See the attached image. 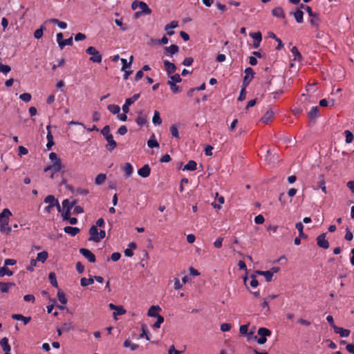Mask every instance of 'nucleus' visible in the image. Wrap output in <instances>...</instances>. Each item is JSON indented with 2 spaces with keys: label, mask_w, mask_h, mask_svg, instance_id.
Instances as JSON below:
<instances>
[{
  "label": "nucleus",
  "mask_w": 354,
  "mask_h": 354,
  "mask_svg": "<svg viewBox=\"0 0 354 354\" xmlns=\"http://www.w3.org/2000/svg\"><path fill=\"white\" fill-rule=\"evenodd\" d=\"M15 284L12 282H2L0 281V292L2 293L8 292L12 287H14Z\"/></svg>",
  "instance_id": "4468645a"
},
{
  "label": "nucleus",
  "mask_w": 354,
  "mask_h": 354,
  "mask_svg": "<svg viewBox=\"0 0 354 354\" xmlns=\"http://www.w3.org/2000/svg\"><path fill=\"white\" fill-rule=\"evenodd\" d=\"M249 324L241 325L239 328V332L241 335L250 336L253 334L252 332L248 333Z\"/></svg>",
  "instance_id": "ea45409f"
},
{
  "label": "nucleus",
  "mask_w": 354,
  "mask_h": 354,
  "mask_svg": "<svg viewBox=\"0 0 354 354\" xmlns=\"http://www.w3.org/2000/svg\"><path fill=\"white\" fill-rule=\"evenodd\" d=\"M319 113V107L315 106H313L308 113L310 120H313L317 118Z\"/></svg>",
  "instance_id": "393cba45"
},
{
  "label": "nucleus",
  "mask_w": 354,
  "mask_h": 354,
  "mask_svg": "<svg viewBox=\"0 0 354 354\" xmlns=\"http://www.w3.org/2000/svg\"><path fill=\"white\" fill-rule=\"evenodd\" d=\"M12 318L15 320L22 321L24 325L28 324L31 319L30 317H24L21 314H13Z\"/></svg>",
  "instance_id": "a211bd4d"
},
{
  "label": "nucleus",
  "mask_w": 354,
  "mask_h": 354,
  "mask_svg": "<svg viewBox=\"0 0 354 354\" xmlns=\"http://www.w3.org/2000/svg\"><path fill=\"white\" fill-rule=\"evenodd\" d=\"M178 21H172L171 23L167 24L165 27V30L167 31V35L171 36L174 34V31L171 29L175 28L178 26Z\"/></svg>",
  "instance_id": "2eb2a0df"
},
{
  "label": "nucleus",
  "mask_w": 354,
  "mask_h": 354,
  "mask_svg": "<svg viewBox=\"0 0 354 354\" xmlns=\"http://www.w3.org/2000/svg\"><path fill=\"white\" fill-rule=\"evenodd\" d=\"M137 124L140 127H142L147 124V116L142 111L138 113V115L136 120Z\"/></svg>",
  "instance_id": "9b49d317"
},
{
  "label": "nucleus",
  "mask_w": 354,
  "mask_h": 354,
  "mask_svg": "<svg viewBox=\"0 0 354 354\" xmlns=\"http://www.w3.org/2000/svg\"><path fill=\"white\" fill-rule=\"evenodd\" d=\"M123 171H124L126 176L129 177L133 171V166L130 163L127 162L123 167Z\"/></svg>",
  "instance_id": "c85d7f7f"
},
{
  "label": "nucleus",
  "mask_w": 354,
  "mask_h": 354,
  "mask_svg": "<svg viewBox=\"0 0 354 354\" xmlns=\"http://www.w3.org/2000/svg\"><path fill=\"white\" fill-rule=\"evenodd\" d=\"M147 145L149 148L158 147H159V144L158 141L156 140V136L153 134L150 139L147 141Z\"/></svg>",
  "instance_id": "f704fd0d"
},
{
  "label": "nucleus",
  "mask_w": 354,
  "mask_h": 354,
  "mask_svg": "<svg viewBox=\"0 0 354 354\" xmlns=\"http://www.w3.org/2000/svg\"><path fill=\"white\" fill-rule=\"evenodd\" d=\"M152 122L154 124L160 125L162 123V119L160 116V113L158 111H154L153 117L152 118Z\"/></svg>",
  "instance_id": "c03bdc74"
},
{
  "label": "nucleus",
  "mask_w": 354,
  "mask_h": 354,
  "mask_svg": "<svg viewBox=\"0 0 354 354\" xmlns=\"http://www.w3.org/2000/svg\"><path fill=\"white\" fill-rule=\"evenodd\" d=\"M150 173L151 169L149 165H145L138 171V174L142 178L148 177L150 175Z\"/></svg>",
  "instance_id": "f8f14e48"
},
{
  "label": "nucleus",
  "mask_w": 354,
  "mask_h": 354,
  "mask_svg": "<svg viewBox=\"0 0 354 354\" xmlns=\"http://www.w3.org/2000/svg\"><path fill=\"white\" fill-rule=\"evenodd\" d=\"M167 84L169 86L170 90L173 93H178L180 91L179 86L172 82H167Z\"/></svg>",
  "instance_id": "8fccbe9b"
},
{
  "label": "nucleus",
  "mask_w": 354,
  "mask_h": 354,
  "mask_svg": "<svg viewBox=\"0 0 354 354\" xmlns=\"http://www.w3.org/2000/svg\"><path fill=\"white\" fill-rule=\"evenodd\" d=\"M94 283V279L93 277H90L88 279L83 277L80 280V284L82 286L85 287L88 285H91Z\"/></svg>",
  "instance_id": "58836bf2"
},
{
  "label": "nucleus",
  "mask_w": 354,
  "mask_h": 354,
  "mask_svg": "<svg viewBox=\"0 0 354 354\" xmlns=\"http://www.w3.org/2000/svg\"><path fill=\"white\" fill-rule=\"evenodd\" d=\"M140 97V93L134 94L131 97L127 98L125 102L127 104L131 105Z\"/></svg>",
  "instance_id": "13d9d810"
},
{
  "label": "nucleus",
  "mask_w": 354,
  "mask_h": 354,
  "mask_svg": "<svg viewBox=\"0 0 354 354\" xmlns=\"http://www.w3.org/2000/svg\"><path fill=\"white\" fill-rule=\"evenodd\" d=\"M305 10L308 12V15L312 17L310 21L311 26L314 27H318L320 24L319 15L313 12L312 8L310 6H306Z\"/></svg>",
  "instance_id": "20e7f679"
},
{
  "label": "nucleus",
  "mask_w": 354,
  "mask_h": 354,
  "mask_svg": "<svg viewBox=\"0 0 354 354\" xmlns=\"http://www.w3.org/2000/svg\"><path fill=\"white\" fill-rule=\"evenodd\" d=\"M80 252L91 263H95L96 261L95 256L88 249L81 248Z\"/></svg>",
  "instance_id": "6e6552de"
},
{
  "label": "nucleus",
  "mask_w": 354,
  "mask_h": 354,
  "mask_svg": "<svg viewBox=\"0 0 354 354\" xmlns=\"http://www.w3.org/2000/svg\"><path fill=\"white\" fill-rule=\"evenodd\" d=\"M129 62H127V60L126 59H124V58H122L121 59V62L122 63V70L124 71L125 70V68H129L131 66L132 62H133V57L131 55L130 57V59H129Z\"/></svg>",
  "instance_id": "79ce46f5"
},
{
  "label": "nucleus",
  "mask_w": 354,
  "mask_h": 354,
  "mask_svg": "<svg viewBox=\"0 0 354 354\" xmlns=\"http://www.w3.org/2000/svg\"><path fill=\"white\" fill-rule=\"evenodd\" d=\"M170 132H171V134L172 135V136H174V138H178V139L180 138L178 129L176 124H172L170 127Z\"/></svg>",
  "instance_id": "de8ad7c7"
},
{
  "label": "nucleus",
  "mask_w": 354,
  "mask_h": 354,
  "mask_svg": "<svg viewBox=\"0 0 354 354\" xmlns=\"http://www.w3.org/2000/svg\"><path fill=\"white\" fill-rule=\"evenodd\" d=\"M319 179L320 180L319 181V187L321 188V189L322 190L323 192H324L325 194L327 193V191H326V185H325V181H324V176H319Z\"/></svg>",
  "instance_id": "6e6d98bb"
},
{
  "label": "nucleus",
  "mask_w": 354,
  "mask_h": 354,
  "mask_svg": "<svg viewBox=\"0 0 354 354\" xmlns=\"http://www.w3.org/2000/svg\"><path fill=\"white\" fill-rule=\"evenodd\" d=\"M125 313L126 310L122 306H118L113 312V317L115 318L116 316L124 315Z\"/></svg>",
  "instance_id": "603ef678"
},
{
  "label": "nucleus",
  "mask_w": 354,
  "mask_h": 354,
  "mask_svg": "<svg viewBox=\"0 0 354 354\" xmlns=\"http://www.w3.org/2000/svg\"><path fill=\"white\" fill-rule=\"evenodd\" d=\"M197 164L194 160H189L184 167L183 170L195 171Z\"/></svg>",
  "instance_id": "7c9ffc66"
},
{
  "label": "nucleus",
  "mask_w": 354,
  "mask_h": 354,
  "mask_svg": "<svg viewBox=\"0 0 354 354\" xmlns=\"http://www.w3.org/2000/svg\"><path fill=\"white\" fill-rule=\"evenodd\" d=\"M274 117V112L270 109L266 111V113L261 118V120L263 123L268 124V122L272 119Z\"/></svg>",
  "instance_id": "6ab92c4d"
},
{
  "label": "nucleus",
  "mask_w": 354,
  "mask_h": 354,
  "mask_svg": "<svg viewBox=\"0 0 354 354\" xmlns=\"http://www.w3.org/2000/svg\"><path fill=\"white\" fill-rule=\"evenodd\" d=\"M106 176L104 174H99L95 178V184L100 185L106 180Z\"/></svg>",
  "instance_id": "473e14b6"
},
{
  "label": "nucleus",
  "mask_w": 354,
  "mask_h": 354,
  "mask_svg": "<svg viewBox=\"0 0 354 354\" xmlns=\"http://www.w3.org/2000/svg\"><path fill=\"white\" fill-rule=\"evenodd\" d=\"M58 200H57L53 195H48L44 198V203H48V205H52L53 206H55L56 203H57Z\"/></svg>",
  "instance_id": "e433bc0d"
},
{
  "label": "nucleus",
  "mask_w": 354,
  "mask_h": 354,
  "mask_svg": "<svg viewBox=\"0 0 354 354\" xmlns=\"http://www.w3.org/2000/svg\"><path fill=\"white\" fill-rule=\"evenodd\" d=\"M48 21L57 24L61 29H66L67 28V24L66 22L61 21L57 19H50Z\"/></svg>",
  "instance_id": "c9c22d12"
},
{
  "label": "nucleus",
  "mask_w": 354,
  "mask_h": 354,
  "mask_svg": "<svg viewBox=\"0 0 354 354\" xmlns=\"http://www.w3.org/2000/svg\"><path fill=\"white\" fill-rule=\"evenodd\" d=\"M194 62V59L191 57H186L184 59L183 62V64L185 66H189L192 64V63Z\"/></svg>",
  "instance_id": "338daca9"
},
{
  "label": "nucleus",
  "mask_w": 354,
  "mask_h": 354,
  "mask_svg": "<svg viewBox=\"0 0 354 354\" xmlns=\"http://www.w3.org/2000/svg\"><path fill=\"white\" fill-rule=\"evenodd\" d=\"M107 108L108 110L113 114H118L120 111V106L115 104H109Z\"/></svg>",
  "instance_id": "a18cd8bd"
},
{
  "label": "nucleus",
  "mask_w": 354,
  "mask_h": 354,
  "mask_svg": "<svg viewBox=\"0 0 354 354\" xmlns=\"http://www.w3.org/2000/svg\"><path fill=\"white\" fill-rule=\"evenodd\" d=\"M290 51L294 56V60L301 61L302 59V55L296 46H293Z\"/></svg>",
  "instance_id": "2f4dec72"
},
{
  "label": "nucleus",
  "mask_w": 354,
  "mask_h": 354,
  "mask_svg": "<svg viewBox=\"0 0 354 354\" xmlns=\"http://www.w3.org/2000/svg\"><path fill=\"white\" fill-rule=\"evenodd\" d=\"M123 346L125 348H130L131 351H136L139 347L138 344L132 343L129 339L124 340L123 342Z\"/></svg>",
  "instance_id": "c756f323"
},
{
  "label": "nucleus",
  "mask_w": 354,
  "mask_h": 354,
  "mask_svg": "<svg viewBox=\"0 0 354 354\" xmlns=\"http://www.w3.org/2000/svg\"><path fill=\"white\" fill-rule=\"evenodd\" d=\"M182 81V78L180 77L179 74H174L170 76V80L168 82H172L174 84L179 83Z\"/></svg>",
  "instance_id": "bf43d9fd"
},
{
  "label": "nucleus",
  "mask_w": 354,
  "mask_h": 354,
  "mask_svg": "<svg viewBox=\"0 0 354 354\" xmlns=\"http://www.w3.org/2000/svg\"><path fill=\"white\" fill-rule=\"evenodd\" d=\"M293 15L295 18V20L297 23L301 24L303 22V16L304 13L300 9H297L294 13Z\"/></svg>",
  "instance_id": "72a5a7b5"
},
{
  "label": "nucleus",
  "mask_w": 354,
  "mask_h": 354,
  "mask_svg": "<svg viewBox=\"0 0 354 354\" xmlns=\"http://www.w3.org/2000/svg\"><path fill=\"white\" fill-rule=\"evenodd\" d=\"M231 324L228 323H224L221 325V330H222L223 332L229 331L231 329Z\"/></svg>",
  "instance_id": "774afa93"
},
{
  "label": "nucleus",
  "mask_w": 354,
  "mask_h": 354,
  "mask_svg": "<svg viewBox=\"0 0 354 354\" xmlns=\"http://www.w3.org/2000/svg\"><path fill=\"white\" fill-rule=\"evenodd\" d=\"M142 333L140 334V337H145L147 340H149V337L147 332V326L145 324H142Z\"/></svg>",
  "instance_id": "680f3d73"
},
{
  "label": "nucleus",
  "mask_w": 354,
  "mask_h": 354,
  "mask_svg": "<svg viewBox=\"0 0 354 354\" xmlns=\"http://www.w3.org/2000/svg\"><path fill=\"white\" fill-rule=\"evenodd\" d=\"M77 201L75 200L72 202H70L68 199H64L63 201H62V207H63V209L64 210L67 209V208H68V209H71L73 206L76 204Z\"/></svg>",
  "instance_id": "cd10ccee"
},
{
  "label": "nucleus",
  "mask_w": 354,
  "mask_h": 354,
  "mask_svg": "<svg viewBox=\"0 0 354 354\" xmlns=\"http://www.w3.org/2000/svg\"><path fill=\"white\" fill-rule=\"evenodd\" d=\"M10 70L11 68L9 66L0 64V72L6 74L10 72Z\"/></svg>",
  "instance_id": "69168bd1"
},
{
  "label": "nucleus",
  "mask_w": 354,
  "mask_h": 354,
  "mask_svg": "<svg viewBox=\"0 0 354 354\" xmlns=\"http://www.w3.org/2000/svg\"><path fill=\"white\" fill-rule=\"evenodd\" d=\"M47 258L48 252L46 251H43L37 254L36 260L44 263L47 259Z\"/></svg>",
  "instance_id": "37998d69"
},
{
  "label": "nucleus",
  "mask_w": 354,
  "mask_h": 354,
  "mask_svg": "<svg viewBox=\"0 0 354 354\" xmlns=\"http://www.w3.org/2000/svg\"><path fill=\"white\" fill-rule=\"evenodd\" d=\"M250 36L257 43H261L262 41V35L261 32H250Z\"/></svg>",
  "instance_id": "a19ab883"
},
{
  "label": "nucleus",
  "mask_w": 354,
  "mask_h": 354,
  "mask_svg": "<svg viewBox=\"0 0 354 354\" xmlns=\"http://www.w3.org/2000/svg\"><path fill=\"white\" fill-rule=\"evenodd\" d=\"M86 53L91 55L90 61L95 63H100L102 57L100 52L93 46H90L86 50Z\"/></svg>",
  "instance_id": "7ed1b4c3"
},
{
  "label": "nucleus",
  "mask_w": 354,
  "mask_h": 354,
  "mask_svg": "<svg viewBox=\"0 0 354 354\" xmlns=\"http://www.w3.org/2000/svg\"><path fill=\"white\" fill-rule=\"evenodd\" d=\"M64 232L70 234L72 236H75L80 232V229L76 227L66 226L64 228Z\"/></svg>",
  "instance_id": "aec40b11"
},
{
  "label": "nucleus",
  "mask_w": 354,
  "mask_h": 354,
  "mask_svg": "<svg viewBox=\"0 0 354 354\" xmlns=\"http://www.w3.org/2000/svg\"><path fill=\"white\" fill-rule=\"evenodd\" d=\"M62 167L61 160H58L57 161L53 162V165L46 167L45 171L48 169H52L54 172H57L61 170Z\"/></svg>",
  "instance_id": "dca6fc26"
},
{
  "label": "nucleus",
  "mask_w": 354,
  "mask_h": 354,
  "mask_svg": "<svg viewBox=\"0 0 354 354\" xmlns=\"http://www.w3.org/2000/svg\"><path fill=\"white\" fill-rule=\"evenodd\" d=\"M161 310L159 306H152L148 310L147 315L149 317H157L158 315L157 312Z\"/></svg>",
  "instance_id": "b1692460"
},
{
  "label": "nucleus",
  "mask_w": 354,
  "mask_h": 354,
  "mask_svg": "<svg viewBox=\"0 0 354 354\" xmlns=\"http://www.w3.org/2000/svg\"><path fill=\"white\" fill-rule=\"evenodd\" d=\"M57 298L60 303L63 305H65L67 303V299L65 296V294L61 290H59L57 292Z\"/></svg>",
  "instance_id": "09e8293b"
},
{
  "label": "nucleus",
  "mask_w": 354,
  "mask_h": 354,
  "mask_svg": "<svg viewBox=\"0 0 354 354\" xmlns=\"http://www.w3.org/2000/svg\"><path fill=\"white\" fill-rule=\"evenodd\" d=\"M73 45V37H71L68 39H64L63 41L59 42V48L63 49L65 46H72Z\"/></svg>",
  "instance_id": "864d4df0"
},
{
  "label": "nucleus",
  "mask_w": 354,
  "mask_h": 354,
  "mask_svg": "<svg viewBox=\"0 0 354 354\" xmlns=\"http://www.w3.org/2000/svg\"><path fill=\"white\" fill-rule=\"evenodd\" d=\"M326 233H322L319 235L317 238V243L319 247L322 248L324 249H327L329 248V243L326 239Z\"/></svg>",
  "instance_id": "0eeeda50"
},
{
  "label": "nucleus",
  "mask_w": 354,
  "mask_h": 354,
  "mask_svg": "<svg viewBox=\"0 0 354 354\" xmlns=\"http://www.w3.org/2000/svg\"><path fill=\"white\" fill-rule=\"evenodd\" d=\"M13 274V272L6 266H3L0 268V277H4L5 275L7 276H12Z\"/></svg>",
  "instance_id": "4c0bfd02"
},
{
  "label": "nucleus",
  "mask_w": 354,
  "mask_h": 354,
  "mask_svg": "<svg viewBox=\"0 0 354 354\" xmlns=\"http://www.w3.org/2000/svg\"><path fill=\"white\" fill-rule=\"evenodd\" d=\"M19 99L25 102H28L31 100V95L28 93H22L19 95Z\"/></svg>",
  "instance_id": "052dcab7"
},
{
  "label": "nucleus",
  "mask_w": 354,
  "mask_h": 354,
  "mask_svg": "<svg viewBox=\"0 0 354 354\" xmlns=\"http://www.w3.org/2000/svg\"><path fill=\"white\" fill-rule=\"evenodd\" d=\"M165 70L168 75H171L176 71V66L174 63L170 62L168 60H164L163 62Z\"/></svg>",
  "instance_id": "1a4fd4ad"
},
{
  "label": "nucleus",
  "mask_w": 354,
  "mask_h": 354,
  "mask_svg": "<svg viewBox=\"0 0 354 354\" xmlns=\"http://www.w3.org/2000/svg\"><path fill=\"white\" fill-rule=\"evenodd\" d=\"M12 215L11 212L6 208L0 213V231L9 234L11 232V227L9 226V218Z\"/></svg>",
  "instance_id": "f257e3e1"
},
{
  "label": "nucleus",
  "mask_w": 354,
  "mask_h": 354,
  "mask_svg": "<svg viewBox=\"0 0 354 354\" xmlns=\"http://www.w3.org/2000/svg\"><path fill=\"white\" fill-rule=\"evenodd\" d=\"M272 15L276 17L284 18L285 14L281 7H276L272 10Z\"/></svg>",
  "instance_id": "4be33fe9"
},
{
  "label": "nucleus",
  "mask_w": 354,
  "mask_h": 354,
  "mask_svg": "<svg viewBox=\"0 0 354 354\" xmlns=\"http://www.w3.org/2000/svg\"><path fill=\"white\" fill-rule=\"evenodd\" d=\"M138 8L140 9V11H138L135 13L136 17H138L141 15H150L151 13V8H149L147 4L144 1L138 2Z\"/></svg>",
  "instance_id": "423d86ee"
},
{
  "label": "nucleus",
  "mask_w": 354,
  "mask_h": 354,
  "mask_svg": "<svg viewBox=\"0 0 354 354\" xmlns=\"http://www.w3.org/2000/svg\"><path fill=\"white\" fill-rule=\"evenodd\" d=\"M0 345L2 347L3 351H10L11 347L8 343V339L7 337H3L0 341Z\"/></svg>",
  "instance_id": "5701e85b"
},
{
  "label": "nucleus",
  "mask_w": 354,
  "mask_h": 354,
  "mask_svg": "<svg viewBox=\"0 0 354 354\" xmlns=\"http://www.w3.org/2000/svg\"><path fill=\"white\" fill-rule=\"evenodd\" d=\"M344 134H345V136H346V143H351L353 142V134L348 130H346L344 131Z\"/></svg>",
  "instance_id": "4d7b16f0"
},
{
  "label": "nucleus",
  "mask_w": 354,
  "mask_h": 354,
  "mask_svg": "<svg viewBox=\"0 0 354 354\" xmlns=\"http://www.w3.org/2000/svg\"><path fill=\"white\" fill-rule=\"evenodd\" d=\"M257 334L260 337L258 338L256 335L254 336V339H257V342L259 344H263L267 341L266 337L270 336L272 333L269 329L261 327L258 329Z\"/></svg>",
  "instance_id": "f03ea898"
},
{
  "label": "nucleus",
  "mask_w": 354,
  "mask_h": 354,
  "mask_svg": "<svg viewBox=\"0 0 354 354\" xmlns=\"http://www.w3.org/2000/svg\"><path fill=\"white\" fill-rule=\"evenodd\" d=\"M156 317L157 320L153 324V327L154 328H159L160 327L161 324L163 323L164 322V317L160 315H158Z\"/></svg>",
  "instance_id": "5fc2aeb1"
},
{
  "label": "nucleus",
  "mask_w": 354,
  "mask_h": 354,
  "mask_svg": "<svg viewBox=\"0 0 354 354\" xmlns=\"http://www.w3.org/2000/svg\"><path fill=\"white\" fill-rule=\"evenodd\" d=\"M105 139L108 142L106 146V149L112 151L117 147V142L114 140L113 135L106 136Z\"/></svg>",
  "instance_id": "9d476101"
},
{
  "label": "nucleus",
  "mask_w": 354,
  "mask_h": 354,
  "mask_svg": "<svg viewBox=\"0 0 354 354\" xmlns=\"http://www.w3.org/2000/svg\"><path fill=\"white\" fill-rule=\"evenodd\" d=\"M254 72L250 67L245 69V76L243 80V86L247 87L254 77Z\"/></svg>",
  "instance_id": "39448f33"
},
{
  "label": "nucleus",
  "mask_w": 354,
  "mask_h": 354,
  "mask_svg": "<svg viewBox=\"0 0 354 354\" xmlns=\"http://www.w3.org/2000/svg\"><path fill=\"white\" fill-rule=\"evenodd\" d=\"M295 227L299 232V237H301V239H306L308 237L307 234L304 233V225L302 224V223H297L295 225Z\"/></svg>",
  "instance_id": "bb28decb"
},
{
  "label": "nucleus",
  "mask_w": 354,
  "mask_h": 354,
  "mask_svg": "<svg viewBox=\"0 0 354 354\" xmlns=\"http://www.w3.org/2000/svg\"><path fill=\"white\" fill-rule=\"evenodd\" d=\"M44 30H46L45 26L41 25V27L39 29H37V30H36L35 31L34 37L36 39H40L42 37V35H43Z\"/></svg>",
  "instance_id": "49530a36"
},
{
  "label": "nucleus",
  "mask_w": 354,
  "mask_h": 354,
  "mask_svg": "<svg viewBox=\"0 0 354 354\" xmlns=\"http://www.w3.org/2000/svg\"><path fill=\"white\" fill-rule=\"evenodd\" d=\"M335 333L339 334L342 337H346L350 335V330L348 329H344L342 327L334 326Z\"/></svg>",
  "instance_id": "f3484780"
},
{
  "label": "nucleus",
  "mask_w": 354,
  "mask_h": 354,
  "mask_svg": "<svg viewBox=\"0 0 354 354\" xmlns=\"http://www.w3.org/2000/svg\"><path fill=\"white\" fill-rule=\"evenodd\" d=\"M49 281L50 283L55 288H58V283L56 279V275L54 272H50L49 276Z\"/></svg>",
  "instance_id": "3c124183"
},
{
  "label": "nucleus",
  "mask_w": 354,
  "mask_h": 354,
  "mask_svg": "<svg viewBox=\"0 0 354 354\" xmlns=\"http://www.w3.org/2000/svg\"><path fill=\"white\" fill-rule=\"evenodd\" d=\"M245 88H246V87H245L244 86H242V88H241V90L240 91L239 96L238 97V100L242 101V100L245 99V97H246V91H245Z\"/></svg>",
  "instance_id": "e2e57ef3"
},
{
  "label": "nucleus",
  "mask_w": 354,
  "mask_h": 354,
  "mask_svg": "<svg viewBox=\"0 0 354 354\" xmlns=\"http://www.w3.org/2000/svg\"><path fill=\"white\" fill-rule=\"evenodd\" d=\"M90 238L89 241H93L95 242L97 236L98 235V230L97 226L92 225L89 230Z\"/></svg>",
  "instance_id": "412c9836"
},
{
  "label": "nucleus",
  "mask_w": 354,
  "mask_h": 354,
  "mask_svg": "<svg viewBox=\"0 0 354 354\" xmlns=\"http://www.w3.org/2000/svg\"><path fill=\"white\" fill-rule=\"evenodd\" d=\"M257 273L259 275L263 276L266 278V281L270 282L272 280L273 274L272 272L267 271H257Z\"/></svg>",
  "instance_id": "a878e982"
},
{
  "label": "nucleus",
  "mask_w": 354,
  "mask_h": 354,
  "mask_svg": "<svg viewBox=\"0 0 354 354\" xmlns=\"http://www.w3.org/2000/svg\"><path fill=\"white\" fill-rule=\"evenodd\" d=\"M101 133L106 138V136H111V134L110 133V126L109 125H106L102 130H101Z\"/></svg>",
  "instance_id": "0e129e2a"
},
{
  "label": "nucleus",
  "mask_w": 354,
  "mask_h": 354,
  "mask_svg": "<svg viewBox=\"0 0 354 354\" xmlns=\"http://www.w3.org/2000/svg\"><path fill=\"white\" fill-rule=\"evenodd\" d=\"M178 51L179 47L176 44H172L170 46L165 48V54L171 57Z\"/></svg>",
  "instance_id": "ddd939ff"
}]
</instances>
